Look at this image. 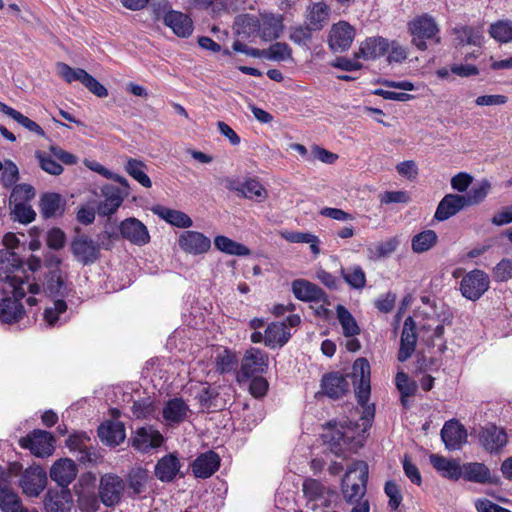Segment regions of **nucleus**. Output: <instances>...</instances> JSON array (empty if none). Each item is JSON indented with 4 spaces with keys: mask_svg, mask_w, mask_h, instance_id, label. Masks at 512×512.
<instances>
[{
    "mask_svg": "<svg viewBox=\"0 0 512 512\" xmlns=\"http://www.w3.org/2000/svg\"><path fill=\"white\" fill-rule=\"evenodd\" d=\"M353 376L355 378V395L358 404L363 408L360 418L362 431L366 432L372 425L375 415L374 405H367L370 397V364L365 358H358L353 364Z\"/></svg>",
    "mask_w": 512,
    "mask_h": 512,
    "instance_id": "nucleus-1",
    "label": "nucleus"
},
{
    "mask_svg": "<svg viewBox=\"0 0 512 512\" xmlns=\"http://www.w3.org/2000/svg\"><path fill=\"white\" fill-rule=\"evenodd\" d=\"M25 270L20 257L8 249L0 250V281L8 284L9 288L15 285H24L29 293L35 295L40 292V286L36 283H28L24 280Z\"/></svg>",
    "mask_w": 512,
    "mask_h": 512,
    "instance_id": "nucleus-2",
    "label": "nucleus"
},
{
    "mask_svg": "<svg viewBox=\"0 0 512 512\" xmlns=\"http://www.w3.org/2000/svg\"><path fill=\"white\" fill-rule=\"evenodd\" d=\"M368 465L364 461L354 462L346 471L342 483L341 492L347 504H353L364 498L367 491Z\"/></svg>",
    "mask_w": 512,
    "mask_h": 512,
    "instance_id": "nucleus-3",
    "label": "nucleus"
},
{
    "mask_svg": "<svg viewBox=\"0 0 512 512\" xmlns=\"http://www.w3.org/2000/svg\"><path fill=\"white\" fill-rule=\"evenodd\" d=\"M408 31L412 36V44L421 51L427 49V41L440 43L439 27L433 17L423 14L408 22Z\"/></svg>",
    "mask_w": 512,
    "mask_h": 512,
    "instance_id": "nucleus-4",
    "label": "nucleus"
},
{
    "mask_svg": "<svg viewBox=\"0 0 512 512\" xmlns=\"http://www.w3.org/2000/svg\"><path fill=\"white\" fill-rule=\"evenodd\" d=\"M13 297H5L0 300V322L14 324L19 322L25 315V309L21 300L29 292L23 284L10 288Z\"/></svg>",
    "mask_w": 512,
    "mask_h": 512,
    "instance_id": "nucleus-5",
    "label": "nucleus"
},
{
    "mask_svg": "<svg viewBox=\"0 0 512 512\" xmlns=\"http://www.w3.org/2000/svg\"><path fill=\"white\" fill-rule=\"evenodd\" d=\"M267 368V354L258 348H250L246 351L242 359L241 368L237 375V379L239 382H242L255 375L263 374Z\"/></svg>",
    "mask_w": 512,
    "mask_h": 512,
    "instance_id": "nucleus-6",
    "label": "nucleus"
},
{
    "mask_svg": "<svg viewBox=\"0 0 512 512\" xmlns=\"http://www.w3.org/2000/svg\"><path fill=\"white\" fill-rule=\"evenodd\" d=\"M489 276L482 270L468 272L460 282V291L468 300H478L489 288Z\"/></svg>",
    "mask_w": 512,
    "mask_h": 512,
    "instance_id": "nucleus-7",
    "label": "nucleus"
},
{
    "mask_svg": "<svg viewBox=\"0 0 512 512\" xmlns=\"http://www.w3.org/2000/svg\"><path fill=\"white\" fill-rule=\"evenodd\" d=\"M125 483L121 477L115 474H105L100 479L99 497L101 502L108 507L115 506L122 498Z\"/></svg>",
    "mask_w": 512,
    "mask_h": 512,
    "instance_id": "nucleus-8",
    "label": "nucleus"
},
{
    "mask_svg": "<svg viewBox=\"0 0 512 512\" xmlns=\"http://www.w3.org/2000/svg\"><path fill=\"white\" fill-rule=\"evenodd\" d=\"M20 445L38 457L49 456L54 450V438L50 432L36 429L27 437L20 439Z\"/></svg>",
    "mask_w": 512,
    "mask_h": 512,
    "instance_id": "nucleus-9",
    "label": "nucleus"
},
{
    "mask_svg": "<svg viewBox=\"0 0 512 512\" xmlns=\"http://www.w3.org/2000/svg\"><path fill=\"white\" fill-rule=\"evenodd\" d=\"M47 473L39 466L26 469L19 480V485L25 495L37 497L46 487Z\"/></svg>",
    "mask_w": 512,
    "mask_h": 512,
    "instance_id": "nucleus-10",
    "label": "nucleus"
},
{
    "mask_svg": "<svg viewBox=\"0 0 512 512\" xmlns=\"http://www.w3.org/2000/svg\"><path fill=\"white\" fill-rule=\"evenodd\" d=\"M445 330V319L438 317H428L420 327L421 340L429 347H438L439 351L446 349L443 340Z\"/></svg>",
    "mask_w": 512,
    "mask_h": 512,
    "instance_id": "nucleus-11",
    "label": "nucleus"
},
{
    "mask_svg": "<svg viewBox=\"0 0 512 512\" xmlns=\"http://www.w3.org/2000/svg\"><path fill=\"white\" fill-rule=\"evenodd\" d=\"M478 438L481 446L489 453L501 451L508 442L506 431L494 424L481 427Z\"/></svg>",
    "mask_w": 512,
    "mask_h": 512,
    "instance_id": "nucleus-12",
    "label": "nucleus"
},
{
    "mask_svg": "<svg viewBox=\"0 0 512 512\" xmlns=\"http://www.w3.org/2000/svg\"><path fill=\"white\" fill-rule=\"evenodd\" d=\"M461 478L477 484L497 485L500 478L492 474L490 469L480 462H468L461 466Z\"/></svg>",
    "mask_w": 512,
    "mask_h": 512,
    "instance_id": "nucleus-13",
    "label": "nucleus"
},
{
    "mask_svg": "<svg viewBox=\"0 0 512 512\" xmlns=\"http://www.w3.org/2000/svg\"><path fill=\"white\" fill-rule=\"evenodd\" d=\"M71 250L77 261L90 265L99 258L100 247L94 240L82 235L72 241Z\"/></svg>",
    "mask_w": 512,
    "mask_h": 512,
    "instance_id": "nucleus-14",
    "label": "nucleus"
},
{
    "mask_svg": "<svg viewBox=\"0 0 512 512\" xmlns=\"http://www.w3.org/2000/svg\"><path fill=\"white\" fill-rule=\"evenodd\" d=\"M119 230L121 236L134 245L143 246L150 241L147 227L134 217L123 220Z\"/></svg>",
    "mask_w": 512,
    "mask_h": 512,
    "instance_id": "nucleus-15",
    "label": "nucleus"
},
{
    "mask_svg": "<svg viewBox=\"0 0 512 512\" xmlns=\"http://www.w3.org/2000/svg\"><path fill=\"white\" fill-rule=\"evenodd\" d=\"M321 393L330 399L337 400L349 391V382L340 372H330L321 379Z\"/></svg>",
    "mask_w": 512,
    "mask_h": 512,
    "instance_id": "nucleus-16",
    "label": "nucleus"
},
{
    "mask_svg": "<svg viewBox=\"0 0 512 512\" xmlns=\"http://www.w3.org/2000/svg\"><path fill=\"white\" fill-rule=\"evenodd\" d=\"M292 292L294 296L303 302H322L328 303V296L318 285L305 280L297 279L292 282Z\"/></svg>",
    "mask_w": 512,
    "mask_h": 512,
    "instance_id": "nucleus-17",
    "label": "nucleus"
},
{
    "mask_svg": "<svg viewBox=\"0 0 512 512\" xmlns=\"http://www.w3.org/2000/svg\"><path fill=\"white\" fill-rule=\"evenodd\" d=\"M181 466L178 455L176 453H169L157 461L154 474L159 481L170 483L174 481L179 474L180 477H183V474L180 472Z\"/></svg>",
    "mask_w": 512,
    "mask_h": 512,
    "instance_id": "nucleus-18",
    "label": "nucleus"
},
{
    "mask_svg": "<svg viewBox=\"0 0 512 512\" xmlns=\"http://www.w3.org/2000/svg\"><path fill=\"white\" fill-rule=\"evenodd\" d=\"M353 27L347 22L341 21L334 24L329 35V46L334 52H344L350 48L354 39Z\"/></svg>",
    "mask_w": 512,
    "mask_h": 512,
    "instance_id": "nucleus-19",
    "label": "nucleus"
},
{
    "mask_svg": "<svg viewBox=\"0 0 512 512\" xmlns=\"http://www.w3.org/2000/svg\"><path fill=\"white\" fill-rule=\"evenodd\" d=\"M43 292L48 297L63 299L69 295L71 288L60 269L49 271L44 278Z\"/></svg>",
    "mask_w": 512,
    "mask_h": 512,
    "instance_id": "nucleus-20",
    "label": "nucleus"
},
{
    "mask_svg": "<svg viewBox=\"0 0 512 512\" xmlns=\"http://www.w3.org/2000/svg\"><path fill=\"white\" fill-rule=\"evenodd\" d=\"M441 439L448 450H458L467 442V431L457 420L445 422Z\"/></svg>",
    "mask_w": 512,
    "mask_h": 512,
    "instance_id": "nucleus-21",
    "label": "nucleus"
},
{
    "mask_svg": "<svg viewBox=\"0 0 512 512\" xmlns=\"http://www.w3.org/2000/svg\"><path fill=\"white\" fill-rule=\"evenodd\" d=\"M178 244L183 251L194 255L206 253L211 247V241L208 237L192 230L182 232Z\"/></svg>",
    "mask_w": 512,
    "mask_h": 512,
    "instance_id": "nucleus-22",
    "label": "nucleus"
},
{
    "mask_svg": "<svg viewBox=\"0 0 512 512\" xmlns=\"http://www.w3.org/2000/svg\"><path fill=\"white\" fill-rule=\"evenodd\" d=\"M417 343V334H416V323L414 319L409 316L405 319L401 340H400V348L398 351L397 359L400 362L407 361L415 351Z\"/></svg>",
    "mask_w": 512,
    "mask_h": 512,
    "instance_id": "nucleus-23",
    "label": "nucleus"
},
{
    "mask_svg": "<svg viewBox=\"0 0 512 512\" xmlns=\"http://www.w3.org/2000/svg\"><path fill=\"white\" fill-rule=\"evenodd\" d=\"M72 506V494L68 488H50L44 499L47 512H69Z\"/></svg>",
    "mask_w": 512,
    "mask_h": 512,
    "instance_id": "nucleus-24",
    "label": "nucleus"
},
{
    "mask_svg": "<svg viewBox=\"0 0 512 512\" xmlns=\"http://www.w3.org/2000/svg\"><path fill=\"white\" fill-rule=\"evenodd\" d=\"M452 34L455 47L465 45L480 47L484 39L482 26L457 25L452 29Z\"/></svg>",
    "mask_w": 512,
    "mask_h": 512,
    "instance_id": "nucleus-25",
    "label": "nucleus"
},
{
    "mask_svg": "<svg viewBox=\"0 0 512 512\" xmlns=\"http://www.w3.org/2000/svg\"><path fill=\"white\" fill-rule=\"evenodd\" d=\"M163 441L162 434L153 427L148 426L137 429L132 445L140 452H148L150 449L161 446Z\"/></svg>",
    "mask_w": 512,
    "mask_h": 512,
    "instance_id": "nucleus-26",
    "label": "nucleus"
},
{
    "mask_svg": "<svg viewBox=\"0 0 512 512\" xmlns=\"http://www.w3.org/2000/svg\"><path fill=\"white\" fill-rule=\"evenodd\" d=\"M220 466V457L214 451L200 454L192 463V471L195 477L206 479L211 477Z\"/></svg>",
    "mask_w": 512,
    "mask_h": 512,
    "instance_id": "nucleus-27",
    "label": "nucleus"
},
{
    "mask_svg": "<svg viewBox=\"0 0 512 512\" xmlns=\"http://www.w3.org/2000/svg\"><path fill=\"white\" fill-rule=\"evenodd\" d=\"M163 21L178 37L187 38L193 32L192 19L180 11L169 10L165 13Z\"/></svg>",
    "mask_w": 512,
    "mask_h": 512,
    "instance_id": "nucleus-28",
    "label": "nucleus"
},
{
    "mask_svg": "<svg viewBox=\"0 0 512 512\" xmlns=\"http://www.w3.org/2000/svg\"><path fill=\"white\" fill-rule=\"evenodd\" d=\"M465 196L458 194H447L439 202L434 218L438 221H445L456 215L464 207L467 206Z\"/></svg>",
    "mask_w": 512,
    "mask_h": 512,
    "instance_id": "nucleus-29",
    "label": "nucleus"
},
{
    "mask_svg": "<svg viewBox=\"0 0 512 512\" xmlns=\"http://www.w3.org/2000/svg\"><path fill=\"white\" fill-rule=\"evenodd\" d=\"M101 193L104 201L98 205V213L101 216H110L121 206L124 193L119 187L111 184L104 185Z\"/></svg>",
    "mask_w": 512,
    "mask_h": 512,
    "instance_id": "nucleus-30",
    "label": "nucleus"
},
{
    "mask_svg": "<svg viewBox=\"0 0 512 512\" xmlns=\"http://www.w3.org/2000/svg\"><path fill=\"white\" fill-rule=\"evenodd\" d=\"M77 475V466L70 459H60L56 461L50 469V477L60 487L68 488V485Z\"/></svg>",
    "mask_w": 512,
    "mask_h": 512,
    "instance_id": "nucleus-31",
    "label": "nucleus"
},
{
    "mask_svg": "<svg viewBox=\"0 0 512 512\" xmlns=\"http://www.w3.org/2000/svg\"><path fill=\"white\" fill-rule=\"evenodd\" d=\"M98 436L103 444L117 446L126 437L125 426L121 422L107 421L98 427Z\"/></svg>",
    "mask_w": 512,
    "mask_h": 512,
    "instance_id": "nucleus-32",
    "label": "nucleus"
},
{
    "mask_svg": "<svg viewBox=\"0 0 512 512\" xmlns=\"http://www.w3.org/2000/svg\"><path fill=\"white\" fill-rule=\"evenodd\" d=\"M189 412V406L182 398H173L166 402L162 417L168 425H174L183 422L188 417Z\"/></svg>",
    "mask_w": 512,
    "mask_h": 512,
    "instance_id": "nucleus-33",
    "label": "nucleus"
},
{
    "mask_svg": "<svg viewBox=\"0 0 512 512\" xmlns=\"http://www.w3.org/2000/svg\"><path fill=\"white\" fill-rule=\"evenodd\" d=\"M291 337L286 322L270 323L265 330L264 344L272 349L284 346Z\"/></svg>",
    "mask_w": 512,
    "mask_h": 512,
    "instance_id": "nucleus-34",
    "label": "nucleus"
},
{
    "mask_svg": "<svg viewBox=\"0 0 512 512\" xmlns=\"http://www.w3.org/2000/svg\"><path fill=\"white\" fill-rule=\"evenodd\" d=\"M65 207L66 199L58 193H45L40 199V212L44 218L61 216Z\"/></svg>",
    "mask_w": 512,
    "mask_h": 512,
    "instance_id": "nucleus-35",
    "label": "nucleus"
},
{
    "mask_svg": "<svg viewBox=\"0 0 512 512\" xmlns=\"http://www.w3.org/2000/svg\"><path fill=\"white\" fill-rule=\"evenodd\" d=\"M389 41L383 37H370L363 41L358 56L366 60L377 59L387 53Z\"/></svg>",
    "mask_w": 512,
    "mask_h": 512,
    "instance_id": "nucleus-36",
    "label": "nucleus"
},
{
    "mask_svg": "<svg viewBox=\"0 0 512 512\" xmlns=\"http://www.w3.org/2000/svg\"><path fill=\"white\" fill-rule=\"evenodd\" d=\"M151 211L169 224L179 228H189L193 224L192 219L186 213L179 210L155 205L151 208Z\"/></svg>",
    "mask_w": 512,
    "mask_h": 512,
    "instance_id": "nucleus-37",
    "label": "nucleus"
},
{
    "mask_svg": "<svg viewBox=\"0 0 512 512\" xmlns=\"http://www.w3.org/2000/svg\"><path fill=\"white\" fill-rule=\"evenodd\" d=\"M330 8L323 2L308 6L305 16L307 23L315 31L321 30L329 21Z\"/></svg>",
    "mask_w": 512,
    "mask_h": 512,
    "instance_id": "nucleus-38",
    "label": "nucleus"
},
{
    "mask_svg": "<svg viewBox=\"0 0 512 512\" xmlns=\"http://www.w3.org/2000/svg\"><path fill=\"white\" fill-rule=\"evenodd\" d=\"M67 303L63 299H56L51 306L45 308L43 318L45 323L50 326H60L67 321Z\"/></svg>",
    "mask_w": 512,
    "mask_h": 512,
    "instance_id": "nucleus-39",
    "label": "nucleus"
},
{
    "mask_svg": "<svg viewBox=\"0 0 512 512\" xmlns=\"http://www.w3.org/2000/svg\"><path fill=\"white\" fill-rule=\"evenodd\" d=\"M432 466L446 478L458 480L461 478V466L455 460H448L443 456L436 454L430 455Z\"/></svg>",
    "mask_w": 512,
    "mask_h": 512,
    "instance_id": "nucleus-40",
    "label": "nucleus"
},
{
    "mask_svg": "<svg viewBox=\"0 0 512 512\" xmlns=\"http://www.w3.org/2000/svg\"><path fill=\"white\" fill-rule=\"evenodd\" d=\"M234 29L238 36H241L242 38H249L252 35L260 33V21L254 15H238L235 18Z\"/></svg>",
    "mask_w": 512,
    "mask_h": 512,
    "instance_id": "nucleus-41",
    "label": "nucleus"
},
{
    "mask_svg": "<svg viewBox=\"0 0 512 512\" xmlns=\"http://www.w3.org/2000/svg\"><path fill=\"white\" fill-rule=\"evenodd\" d=\"M340 274L351 289L362 290L366 286V273L358 264L341 267Z\"/></svg>",
    "mask_w": 512,
    "mask_h": 512,
    "instance_id": "nucleus-42",
    "label": "nucleus"
},
{
    "mask_svg": "<svg viewBox=\"0 0 512 512\" xmlns=\"http://www.w3.org/2000/svg\"><path fill=\"white\" fill-rule=\"evenodd\" d=\"M283 31L282 18L272 14L264 15L262 23L260 22V37L263 40L270 41L280 37Z\"/></svg>",
    "mask_w": 512,
    "mask_h": 512,
    "instance_id": "nucleus-43",
    "label": "nucleus"
},
{
    "mask_svg": "<svg viewBox=\"0 0 512 512\" xmlns=\"http://www.w3.org/2000/svg\"><path fill=\"white\" fill-rule=\"evenodd\" d=\"M231 189L236 190L243 197L257 202H262L267 198L266 189L255 179H248L238 187H231Z\"/></svg>",
    "mask_w": 512,
    "mask_h": 512,
    "instance_id": "nucleus-44",
    "label": "nucleus"
},
{
    "mask_svg": "<svg viewBox=\"0 0 512 512\" xmlns=\"http://www.w3.org/2000/svg\"><path fill=\"white\" fill-rule=\"evenodd\" d=\"M214 245L218 250L228 255L249 256L251 254V250L247 246L223 235L214 238Z\"/></svg>",
    "mask_w": 512,
    "mask_h": 512,
    "instance_id": "nucleus-45",
    "label": "nucleus"
},
{
    "mask_svg": "<svg viewBox=\"0 0 512 512\" xmlns=\"http://www.w3.org/2000/svg\"><path fill=\"white\" fill-rule=\"evenodd\" d=\"M0 112L9 116L13 120H15L18 124L26 128L28 131L33 132L39 136H44V130L33 120L23 115L21 112L15 110L14 108L0 102Z\"/></svg>",
    "mask_w": 512,
    "mask_h": 512,
    "instance_id": "nucleus-46",
    "label": "nucleus"
},
{
    "mask_svg": "<svg viewBox=\"0 0 512 512\" xmlns=\"http://www.w3.org/2000/svg\"><path fill=\"white\" fill-rule=\"evenodd\" d=\"M336 314L345 337H354L360 333V328L355 318L345 306L338 304L336 306Z\"/></svg>",
    "mask_w": 512,
    "mask_h": 512,
    "instance_id": "nucleus-47",
    "label": "nucleus"
},
{
    "mask_svg": "<svg viewBox=\"0 0 512 512\" xmlns=\"http://www.w3.org/2000/svg\"><path fill=\"white\" fill-rule=\"evenodd\" d=\"M200 406L206 410H218L224 407V402L220 398L218 389L212 386H207L202 389L197 396Z\"/></svg>",
    "mask_w": 512,
    "mask_h": 512,
    "instance_id": "nucleus-48",
    "label": "nucleus"
},
{
    "mask_svg": "<svg viewBox=\"0 0 512 512\" xmlns=\"http://www.w3.org/2000/svg\"><path fill=\"white\" fill-rule=\"evenodd\" d=\"M125 170L143 187L150 188L152 186V181L146 173L147 167L142 161L133 158L128 159Z\"/></svg>",
    "mask_w": 512,
    "mask_h": 512,
    "instance_id": "nucleus-49",
    "label": "nucleus"
},
{
    "mask_svg": "<svg viewBox=\"0 0 512 512\" xmlns=\"http://www.w3.org/2000/svg\"><path fill=\"white\" fill-rule=\"evenodd\" d=\"M399 242L395 238L378 242L367 248V256L370 260L376 261L391 255L397 248Z\"/></svg>",
    "mask_w": 512,
    "mask_h": 512,
    "instance_id": "nucleus-50",
    "label": "nucleus"
},
{
    "mask_svg": "<svg viewBox=\"0 0 512 512\" xmlns=\"http://www.w3.org/2000/svg\"><path fill=\"white\" fill-rule=\"evenodd\" d=\"M438 236L433 230H424L415 236L411 241L412 250L415 253H423L431 249L437 242Z\"/></svg>",
    "mask_w": 512,
    "mask_h": 512,
    "instance_id": "nucleus-51",
    "label": "nucleus"
},
{
    "mask_svg": "<svg viewBox=\"0 0 512 512\" xmlns=\"http://www.w3.org/2000/svg\"><path fill=\"white\" fill-rule=\"evenodd\" d=\"M149 479L148 471L142 468H136L128 474V488L130 492L136 496L143 493Z\"/></svg>",
    "mask_w": 512,
    "mask_h": 512,
    "instance_id": "nucleus-52",
    "label": "nucleus"
},
{
    "mask_svg": "<svg viewBox=\"0 0 512 512\" xmlns=\"http://www.w3.org/2000/svg\"><path fill=\"white\" fill-rule=\"evenodd\" d=\"M90 440L85 432L74 433L66 440V446L71 451H77L80 454L79 460L90 459L87 442Z\"/></svg>",
    "mask_w": 512,
    "mask_h": 512,
    "instance_id": "nucleus-53",
    "label": "nucleus"
},
{
    "mask_svg": "<svg viewBox=\"0 0 512 512\" xmlns=\"http://www.w3.org/2000/svg\"><path fill=\"white\" fill-rule=\"evenodd\" d=\"M216 370L220 374L235 371L238 366V358L235 352L229 349L221 351L215 359Z\"/></svg>",
    "mask_w": 512,
    "mask_h": 512,
    "instance_id": "nucleus-54",
    "label": "nucleus"
},
{
    "mask_svg": "<svg viewBox=\"0 0 512 512\" xmlns=\"http://www.w3.org/2000/svg\"><path fill=\"white\" fill-rule=\"evenodd\" d=\"M489 34L496 41L508 43L512 41V22L500 20L491 24Z\"/></svg>",
    "mask_w": 512,
    "mask_h": 512,
    "instance_id": "nucleus-55",
    "label": "nucleus"
},
{
    "mask_svg": "<svg viewBox=\"0 0 512 512\" xmlns=\"http://www.w3.org/2000/svg\"><path fill=\"white\" fill-rule=\"evenodd\" d=\"M21 499L11 488H0V509L3 512H16L20 507Z\"/></svg>",
    "mask_w": 512,
    "mask_h": 512,
    "instance_id": "nucleus-56",
    "label": "nucleus"
},
{
    "mask_svg": "<svg viewBox=\"0 0 512 512\" xmlns=\"http://www.w3.org/2000/svg\"><path fill=\"white\" fill-rule=\"evenodd\" d=\"M490 189L491 183L486 179H483L474 185L465 195V198L467 199V206L482 202L488 195Z\"/></svg>",
    "mask_w": 512,
    "mask_h": 512,
    "instance_id": "nucleus-57",
    "label": "nucleus"
},
{
    "mask_svg": "<svg viewBox=\"0 0 512 512\" xmlns=\"http://www.w3.org/2000/svg\"><path fill=\"white\" fill-rule=\"evenodd\" d=\"M58 74L67 82L72 83L79 81L83 84V81L87 75V71L82 68H72L68 64L59 62L57 63Z\"/></svg>",
    "mask_w": 512,
    "mask_h": 512,
    "instance_id": "nucleus-58",
    "label": "nucleus"
},
{
    "mask_svg": "<svg viewBox=\"0 0 512 512\" xmlns=\"http://www.w3.org/2000/svg\"><path fill=\"white\" fill-rule=\"evenodd\" d=\"M291 52V48L287 43L276 42L265 50L263 57L273 61H284L291 58Z\"/></svg>",
    "mask_w": 512,
    "mask_h": 512,
    "instance_id": "nucleus-59",
    "label": "nucleus"
},
{
    "mask_svg": "<svg viewBox=\"0 0 512 512\" xmlns=\"http://www.w3.org/2000/svg\"><path fill=\"white\" fill-rule=\"evenodd\" d=\"M35 196V190L34 188L29 184H19L15 185L10 198L9 202L10 205L13 203H27Z\"/></svg>",
    "mask_w": 512,
    "mask_h": 512,
    "instance_id": "nucleus-60",
    "label": "nucleus"
},
{
    "mask_svg": "<svg viewBox=\"0 0 512 512\" xmlns=\"http://www.w3.org/2000/svg\"><path fill=\"white\" fill-rule=\"evenodd\" d=\"M315 32L307 23L304 26L299 25L291 28L290 40L299 46H306L312 39V34Z\"/></svg>",
    "mask_w": 512,
    "mask_h": 512,
    "instance_id": "nucleus-61",
    "label": "nucleus"
},
{
    "mask_svg": "<svg viewBox=\"0 0 512 512\" xmlns=\"http://www.w3.org/2000/svg\"><path fill=\"white\" fill-rule=\"evenodd\" d=\"M0 173V181L6 188L12 187L19 179L18 167L11 160L4 162L3 169Z\"/></svg>",
    "mask_w": 512,
    "mask_h": 512,
    "instance_id": "nucleus-62",
    "label": "nucleus"
},
{
    "mask_svg": "<svg viewBox=\"0 0 512 512\" xmlns=\"http://www.w3.org/2000/svg\"><path fill=\"white\" fill-rule=\"evenodd\" d=\"M13 219L23 224H28L35 219L36 213L27 203H13Z\"/></svg>",
    "mask_w": 512,
    "mask_h": 512,
    "instance_id": "nucleus-63",
    "label": "nucleus"
},
{
    "mask_svg": "<svg viewBox=\"0 0 512 512\" xmlns=\"http://www.w3.org/2000/svg\"><path fill=\"white\" fill-rule=\"evenodd\" d=\"M79 509L83 512H95L99 509L100 501L93 492H83L78 497Z\"/></svg>",
    "mask_w": 512,
    "mask_h": 512,
    "instance_id": "nucleus-64",
    "label": "nucleus"
}]
</instances>
